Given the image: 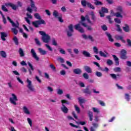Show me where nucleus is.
I'll return each mask as SVG.
<instances>
[{
  "mask_svg": "<svg viewBox=\"0 0 131 131\" xmlns=\"http://www.w3.org/2000/svg\"><path fill=\"white\" fill-rule=\"evenodd\" d=\"M34 16L35 19L38 20L32 22L33 26L35 27V28H38V27H39V25H46V24H47L45 20L41 18V16H40L39 13H36L34 14Z\"/></svg>",
  "mask_w": 131,
  "mask_h": 131,
  "instance_id": "nucleus-1",
  "label": "nucleus"
},
{
  "mask_svg": "<svg viewBox=\"0 0 131 131\" xmlns=\"http://www.w3.org/2000/svg\"><path fill=\"white\" fill-rule=\"evenodd\" d=\"M39 33L42 36L41 40H42L43 42L48 43L50 42V40H51V36H50L49 34L46 33L43 31H39Z\"/></svg>",
  "mask_w": 131,
  "mask_h": 131,
  "instance_id": "nucleus-2",
  "label": "nucleus"
},
{
  "mask_svg": "<svg viewBox=\"0 0 131 131\" xmlns=\"http://www.w3.org/2000/svg\"><path fill=\"white\" fill-rule=\"evenodd\" d=\"M81 5L83 7H87L88 8H89L90 9H92V10H95V6H94V5H93L90 2H87L85 0H82L81 1Z\"/></svg>",
  "mask_w": 131,
  "mask_h": 131,
  "instance_id": "nucleus-3",
  "label": "nucleus"
},
{
  "mask_svg": "<svg viewBox=\"0 0 131 131\" xmlns=\"http://www.w3.org/2000/svg\"><path fill=\"white\" fill-rule=\"evenodd\" d=\"M27 82L28 83V85H27L28 89L31 92H35V89H34V87L32 85V82L29 80V79H27Z\"/></svg>",
  "mask_w": 131,
  "mask_h": 131,
  "instance_id": "nucleus-4",
  "label": "nucleus"
},
{
  "mask_svg": "<svg viewBox=\"0 0 131 131\" xmlns=\"http://www.w3.org/2000/svg\"><path fill=\"white\" fill-rule=\"evenodd\" d=\"M126 54H127L126 50L124 49H122L121 51L120 58L122 60H125L127 59V56H126Z\"/></svg>",
  "mask_w": 131,
  "mask_h": 131,
  "instance_id": "nucleus-5",
  "label": "nucleus"
},
{
  "mask_svg": "<svg viewBox=\"0 0 131 131\" xmlns=\"http://www.w3.org/2000/svg\"><path fill=\"white\" fill-rule=\"evenodd\" d=\"M12 96L13 98H10V102L11 103V104H13V105H17V103L16 102V101H18L17 96H16V95L14 94H12Z\"/></svg>",
  "mask_w": 131,
  "mask_h": 131,
  "instance_id": "nucleus-6",
  "label": "nucleus"
},
{
  "mask_svg": "<svg viewBox=\"0 0 131 131\" xmlns=\"http://www.w3.org/2000/svg\"><path fill=\"white\" fill-rule=\"evenodd\" d=\"M7 20H8V21H9V22L11 23L13 27H15L16 28H19V26L20 25V24H19V22L18 21H16V24L15 23L13 22V20H12V19H11L10 17H9V16L7 17Z\"/></svg>",
  "mask_w": 131,
  "mask_h": 131,
  "instance_id": "nucleus-7",
  "label": "nucleus"
},
{
  "mask_svg": "<svg viewBox=\"0 0 131 131\" xmlns=\"http://www.w3.org/2000/svg\"><path fill=\"white\" fill-rule=\"evenodd\" d=\"M74 27H75V29H76V30H78L79 32H80L81 33H84V30H83V28L80 27V24H78L77 25H75L74 26Z\"/></svg>",
  "mask_w": 131,
  "mask_h": 131,
  "instance_id": "nucleus-8",
  "label": "nucleus"
},
{
  "mask_svg": "<svg viewBox=\"0 0 131 131\" xmlns=\"http://www.w3.org/2000/svg\"><path fill=\"white\" fill-rule=\"evenodd\" d=\"M31 53L33 58H34L36 61H39V58L36 55V53L34 51V49H32L31 50Z\"/></svg>",
  "mask_w": 131,
  "mask_h": 131,
  "instance_id": "nucleus-9",
  "label": "nucleus"
},
{
  "mask_svg": "<svg viewBox=\"0 0 131 131\" xmlns=\"http://www.w3.org/2000/svg\"><path fill=\"white\" fill-rule=\"evenodd\" d=\"M85 17L82 15L81 16V21L79 22V24L82 25L84 27H88V25H86V24L83 23L84 21H85Z\"/></svg>",
  "mask_w": 131,
  "mask_h": 131,
  "instance_id": "nucleus-10",
  "label": "nucleus"
},
{
  "mask_svg": "<svg viewBox=\"0 0 131 131\" xmlns=\"http://www.w3.org/2000/svg\"><path fill=\"white\" fill-rule=\"evenodd\" d=\"M82 37H83V38H84V39H90L91 41H94L95 40L94 39V38H93V36H92V35H91L87 36L85 34H82Z\"/></svg>",
  "mask_w": 131,
  "mask_h": 131,
  "instance_id": "nucleus-11",
  "label": "nucleus"
},
{
  "mask_svg": "<svg viewBox=\"0 0 131 131\" xmlns=\"http://www.w3.org/2000/svg\"><path fill=\"white\" fill-rule=\"evenodd\" d=\"M0 34H1V39L3 41H6V37H8V34H7V33H6L5 32H1L0 33Z\"/></svg>",
  "mask_w": 131,
  "mask_h": 131,
  "instance_id": "nucleus-12",
  "label": "nucleus"
},
{
  "mask_svg": "<svg viewBox=\"0 0 131 131\" xmlns=\"http://www.w3.org/2000/svg\"><path fill=\"white\" fill-rule=\"evenodd\" d=\"M83 93L84 94H86L87 95H92V91L90 90V86H88L84 89L83 90Z\"/></svg>",
  "mask_w": 131,
  "mask_h": 131,
  "instance_id": "nucleus-13",
  "label": "nucleus"
},
{
  "mask_svg": "<svg viewBox=\"0 0 131 131\" xmlns=\"http://www.w3.org/2000/svg\"><path fill=\"white\" fill-rule=\"evenodd\" d=\"M84 69L85 71L87 72V73H92L93 72V71L92 70V68H91V67H90L88 66H84Z\"/></svg>",
  "mask_w": 131,
  "mask_h": 131,
  "instance_id": "nucleus-14",
  "label": "nucleus"
},
{
  "mask_svg": "<svg viewBox=\"0 0 131 131\" xmlns=\"http://www.w3.org/2000/svg\"><path fill=\"white\" fill-rule=\"evenodd\" d=\"M61 111L64 113L65 114H67L68 113V111H69V110L65 105H62V106L61 107Z\"/></svg>",
  "mask_w": 131,
  "mask_h": 131,
  "instance_id": "nucleus-15",
  "label": "nucleus"
},
{
  "mask_svg": "<svg viewBox=\"0 0 131 131\" xmlns=\"http://www.w3.org/2000/svg\"><path fill=\"white\" fill-rule=\"evenodd\" d=\"M82 72V71H81V70L79 68L75 69L73 70V73H74V74H77L79 75V74H81Z\"/></svg>",
  "mask_w": 131,
  "mask_h": 131,
  "instance_id": "nucleus-16",
  "label": "nucleus"
},
{
  "mask_svg": "<svg viewBox=\"0 0 131 131\" xmlns=\"http://www.w3.org/2000/svg\"><path fill=\"white\" fill-rule=\"evenodd\" d=\"M116 39L117 40H121L123 43H125L126 41L124 39H123V37L120 35H116Z\"/></svg>",
  "mask_w": 131,
  "mask_h": 131,
  "instance_id": "nucleus-17",
  "label": "nucleus"
},
{
  "mask_svg": "<svg viewBox=\"0 0 131 131\" xmlns=\"http://www.w3.org/2000/svg\"><path fill=\"white\" fill-rule=\"evenodd\" d=\"M105 34L107 36L109 41H111V42H113V41H114V39L112 38V35H111V34L108 33V32H106Z\"/></svg>",
  "mask_w": 131,
  "mask_h": 131,
  "instance_id": "nucleus-18",
  "label": "nucleus"
},
{
  "mask_svg": "<svg viewBox=\"0 0 131 131\" xmlns=\"http://www.w3.org/2000/svg\"><path fill=\"white\" fill-rule=\"evenodd\" d=\"M112 57H113L114 61H115L116 66H118V65H119V59L115 55H113Z\"/></svg>",
  "mask_w": 131,
  "mask_h": 131,
  "instance_id": "nucleus-19",
  "label": "nucleus"
},
{
  "mask_svg": "<svg viewBox=\"0 0 131 131\" xmlns=\"http://www.w3.org/2000/svg\"><path fill=\"white\" fill-rule=\"evenodd\" d=\"M82 54L84 57H86V58H90V57H91V54L86 51H83L82 52Z\"/></svg>",
  "mask_w": 131,
  "mask_h": 131,
  "instance_id": "nucleus-20",
  "label": "nucleus"
},
{
  "mask_svg": "<svg viewBox=\"0 0 131 131\" xmlns=\"http://www.w3.org/2000/svg\"><path fill=\"white\" fill-rule=\"evenodd\" d=\"M88 115L90 121H93V118L94 117V113L91 111H88Z\"/></svg>",
  "mask_w": 131,
  "mask_h": 131,
  "instance_id": "nucleus-21",
  "label": "nucleus"
},
{
  "mask_svg": "<svg viewBox=\"0 0 131 131\" xmlns=\"http://www.w3.org/2000/svg\"><path fill=\"white\" fill-rule=\"evenodd\" d=\"M125 27H123V30L125 31V32H128L129 31V26L127 24L124 25Z\"/></svg>",
  "mask_w": 131,
  "mask_h": 131,
  "instance_id": "nucleus-22",
  "label": "nucleus"
},
{
  "mask_svg": "<svg viewBox=\"0 0 131 131\" xmlns=\"http://www.w3.org/2000/svg\"><path fill=\"white\" fill-rule=\"evenodd\" d=\"M91 19L93 20V22H96L97 21V18H96V16L95 15V13H94V11H92L91 13Z\"/></svg>",
  "mask_w": 131,
  "mask_h": 131,
  "instance_id": "nucleus-23",
  "label": "nucleus"
},
{
  "mask_svg": "<svg viewBox=\"0 0 131 131\" xmlns=\"http://www.w3.org/2000/svg\"><path fill=\"white\" fill-rule=\"evenodd\" d=\"M18 52L20 57H24V56H25V54L24 53V51H23V49H22V48H19Z\"/></svg>",
  "mask_w": 131,
  "mask_h": 131,
  "instance_id": "nucleus-24",
  "label": "nucleus"
},
{
  "mask_svg": "<svg viewBox=\"0 0 131 131\" xmlns=\"http://www.w3.org/2000/svg\"><path fill=\"white\" fill-rule=\"evenodd\" d=\"M13 40L16 46H18V45H19V40H18V38L17 37V36H14Z\"/></svg>",
  "mask_w": 131,
  "mask_h": 131,
  "instance_id": "nucleus-25",
  "label": "nucleus"
},
{
  "mask_svg": "<svg viewBox=\"0 0 131 131\" xmlns=\"http://www.w3.org/2000/svg\"><path fill=\"white\" fill-rule=\"evenodd\" d=\"M116 11L118 13H123V10L122 9V7L118 6L116 8Z\"/></svg>",
  "mask_w": 131,
  "mask_h": 131,
  "instance_id": "nucleus-26",
  "label": "nucleus"
},
{
  "mask_svg": "<svg viewBox=\"0 0 131 131\" xmlns=\"http://www.w3.org/2000/svg\"><path fill=\"white\" fill-rule=\"evenodd\" d=\"M38 51L39 52V53L41 55H47V52L46 51V50H43L41 48H38Z\"/></svg>",
  "mask_w": 131,
  "mask_h": 131,
  "instance_id": "nucleus-27",
  "label": "nucleus"
},
{
  "mask_svg": "<svg viewBox=\"0 0 131 131\" xmlns=\"http://www.w3.org/2000/svg\"><path fill=\"white\" fill-rule=\"evenodd\" d=\"M79 104H83L84 103H85V100L84 99L81 98V97H79L78 98Z\"/></svg>",
  "mask_w": 131,
  "mask_h": 131,
  "instance_id": "nucleus-28",
  "label": "nucleus"
},
{
  "mask_svg": "<svg viewBox=\"0 0 131 131\" xmlns=\"http://www.w3.org/2000/svg\"><path fill=\"white\" fill-rule=\"evenodd\" d=\"M23 109L24 113L27 114L28 115H29V114H30V112H29L28 108H27L26 106H24Z\"/></svg>",
  "mask_w": 131,
  "mask_h": 131,
  "instance_id": "nucleus-29",
  "label": "nucleus"
},
{
  "mask_svg": "<svg viewBox=\"0 0 131 131\" xmlns=\"http://www.w3.org/2000/svg\"><path fill=\"white\" fill-rule=\"evenodd\" d=\"M121 14H122V12H116V13H115L114 16H116V17H117V18H123V16L122 15H121Z\"/></svg>",
  "mask_w": 131,
  "mask_h": 131,
  "instance_id": "nucleus-30",
  "label": "nucleus"
},
{
  "mask_svg": "<svg viewBox=\"0 0 131 131\" xmlns=\"http://www.w3.org/2000/svg\"><path fill=\"white\" fill-rule=\"evenodd\" d=\"M74 108H75V111H76L77 113L78 114H79V113H80V108L78 107V106H77V105L75 104L74 105Z\"/></svg>",
  "mask_w": 131,
  "mask_h": 131,
  "instance_id": "nucleus-31",
  "label": "nucleus"
},
{
  "mask_svg": "<svg viewBox=\"0 0 131 131\" xmlns=\"http://www.w3.org/2000/svg\"><path fill=\"white\" fill-rule=\"evenodd\" d=\"M106 54L104 53L102 51H99V54L101 57H104V58H106L107 55H108V53L105 52Z\"/></svg>",
  "mask_w": 131,
  "mask_h": 131,
  "instance_id": "nucleus-32",
  "label": "nucleus"
},
{
  "mask_svg": "<svg viewBox=\"0 0 131 131\" xmlns=\"http://www.w3.org/2000/svg\"><path fill=\"white\" fill-rule=\"evenodd\" d=\"M8 6H9V7H11L13 9V10H17V6L12 3H9Z\"/></svg>",
  "mask_w": 131,
  "mask_h": 131,
  "instance_id": "nucleus-33",
  "label": "nucleus"
},
{
  "mask_svg": "<svg viewBox=\"0 0 131 131\" xmlns=\"http://www.w3.org/2000/svg\"><path fill=\"white\" fill-rule=\"evenodd\" d=\"M0 55L2 56V57H3V58H7V54L4 51H1Z\"/></svg>",
  "mask_w": 131,
  "mask_h": 131,
  "instance_id": "nucleus-34",
  "label": "nucleus"
},
{
  "mask_svg": "<svg viewBox=\"0 0 131 131\" xmlns=\"http://www.w3.org/2000/svg\"><path fill=\"white\" fill-rule=\"evenodd\" d=\"M125 99L126 101H129L130 100V96L128 93L125 94Z\"/></svg>",
  "mask_w": 131,
  "mask_h": 131,
  "instance_id": "nucleus-35",
  "label": "nucleus"
},
{
  "mask_svg": "<svg viewBox=\"0 0 131 131\" xmlns=\"http://www.w3.org/2000/svg\"><path fill=\"white\" fill-rule=\"evenodd\" d=\"M115 26H116L117 28V31H118V32H122V29H121V28H120V25L116 24Z\"/></svg>",
  "mask_w": 131,
  "mask_h": 131,
  "instance_id": "nucleus-36",
  "label": "nucleus"
},
{
  "mask_svg": "<svg viewBox=\"0 0 131 131\" xmlns=\"http://www.w3.org/2000/svg\"><path fill=\"white\" fill-rule=\"evenodd\" d=\"M57 61H59V62H60V63H61L62 64L65 63V60H64V58L61 57H59L57 58Z\"/></svg>",
  "mask_w": 131,
  "mask_h": 131,
  "instance_id": "nucleus-37",
  "label": "nucleus"
},
{
  "mask_svg": "<svg viewBox=\"0 0 131 131\" xmlns=\"http://www.w3.org/2000/svg\"><path fill=\"white\" fill-rule=\"evenodd\" d=\"M94 4L96 6H102L103 3H102L101 1H96L95 2H94Z\"/></svg>",
  "mask_w": 131,
  "mask_h": 131,
  "instance_id": "nucleus-38",
  "label": "nucleus"
},
{
  "mask_svg": "<svg viewBox=\"0 0 131 131\" xmlns=\"http://www.w3.org/2000/svg\"><path fill=\"white\" fill-rule=\"evenodd\" d=\"M68 28H69V31H71V32H74V31L73 30V25L70 24L68 26Z\"/></svg>",
  "mask_w": 131,
  "mask_h": 131,
  "instance_id": "nucleus-39",
  "label": "nucleus"
},
{
  "mask_svg": "<svg viewBox=\"0 0 131 131\" xmlns=\"http://www.w3.org/2000/svg\"><path fill=\"white\" fill-rule=\"evenodd\" d=\"M53 16H54L55 18H58V17H59V13L58 12V11H57V10L54 11Z\"/></svg>",
  "mask_w": 131,
  "mask_h": 131,
  "instance_id": "nucleus-40",
  "label": "nucleus"
},
{
  "mask_svg": "<svg viewBox=\"0 0 131 131\" xmlns=\"http://www.w3.org/2000/svg\"><path fill=\"white\" fill-rule=\"evenodd\" d=\"M106 18L108 19L110 24H112L113 23V21H112V19H111V16L110 15L106 16Z\"/></svg>",
  "mask_w": 131,
  "mask_h": 131,
  "instance_id": "nucleus-41",
  "label": "nucleus"
},
{
  "mask_svg": "<svg viewBox=\"0 0 131 131\" xmlns=\"http://www.w3.org/2000/svg\"><path fill=\"white\" fill-rule=\"evenodd\" d=\"M101 12L102 13H108V9L105 8V7H102L101 8Z\"/></svg>",
  "mask_w": 131,
  "mask_h": 131,
  "instance_id": "nucleus-42",
  "label": "nucleus"
},
{
  "mask_svg": "<svg viewBox=\"0 0 131 131\" xmlns=\"http://www.w3.org/2000/svg\"><path fill=\"white\" fill-rule=\"evenodd\" d=\"M50 68H51V69L52 70H53L54 71L56 72L57 71V68H56V67L55 66V65L53 64H51L50 65Z\"/></svg>",
  "mask_w": 131,
  "mask_h": 131,
  "instance_id": "nucleus-43",
  "label": "nucleus"
},
{
  "mask_svg": "<svg viewBox=\"0 0 131 131\" xmlns=\"http://www.w3.org/2000/svg\"><path fill=\"white\" fill-rule=\"evenodd\" d=\"M93 51L95 54H99V49L98 48H97V47L95 46L93 47Z\"/></svg>",
  "mask_w": 131,
  "mask_h": 131,
  "instance_id": "nucleus-44",
  "label": "nucleus"
},
{
  "mask_svg": "<svg viewBox=\"0 0 131 131\" xmlns=\"http://www.w3.org/2000/svg\"><path fill=\"white\" fill-rule=\"evenodd\" d=\"M58 50L59 51L60 54H62V55H65V54H66V51H65V50L62 48H59Z\"/></svg>",
  "mask_w": 131,
  "mask_h": 131,
  "instance_id": "nucleus-45",
  "label": "nucleus"
},
{
  "mask_svg": "<svg viewBox=\"0 0 131 131\" xmlns=\"http://www.w3.org/2000/svg\"><path fill=\"white\" fill-rule=\"evenodd\" d=\"M67 33L68 37H71L73 35L72 33H73V32H71V31H67Z\"/></svg>",
  "mask_w": 131,
  "mask_h": 131,
  "instance_id": "nucleus-46",
  "label": "nucleus"
},
{
  "mask_svg": "<svg viewBox=\"0 0 131 131\" xmlns=\"http://www.w3.org/2000/svg\"><path fill=\"white\" fill-rule=\"evenodd\" d=\"M67 51L68 52V53H69L70 55H71V56L73 58L74 57V54H73L72 53V51L71 50V49H67Z\"/></svg>",
  "mask_w": 131,
  "mask_h": 131,
  "instance_id": "nucleus-47",
  "label": "nucleus"
},
{
  "mask_svg": "<svg viewBox=\"0 0 131 131\" xmlns=\"http://www.w3.org/2000/svg\"><path fill=\"white\" fill-rule=\"evenodd\" d=\"M52 45L53 46H58V43H57V41H56V39L55 38H52Z\"/></svg>",
  "mask_w": 131,
  "mask_h": 131,
  "instance_id": "nucleus-48",
  "label": "nucleus"
},
{
  "mask_svg": "<svg viewBox=\"0 0 131 131\" xmlns=\"http://www.w3.org/2000/svg\"><path fill=\"white\" fill-rule=\"evenodd\" d=\"M34 40H35V43L37 44V46H41V43H40V41H39L38 39L35 38Z\"/></svg>",
  "mask_w": 131,
  "mask_h": 131,
  "instance_id": "nucleus-49",
  "label": "nucleus"
},
{
  "mask_svg": "<svg viewBox=\"0 0 131 131\" xmlns=\"http://www.w3.org/2000/svg\"><path fill=\"white\" fill-rule=\"evenodd\" d=\"M106 64H107V65H108V66H111V65H112L113 64V61H112V60H111L110 59H107V60L106 61Z\"/></svg>",
  "mask_w": 131,
  "mask_h": 131,
  "instance_id": "nucleus-50",
  "label": "nucleus"
},
{
  "mask_svg": "<svg viewBox=\"0 0 131 131\" xmlns=\"http://www.w3.org/2000/svg\"><path fill=\"white\" fill-rule=\"evenodd\" d=\"M83 77H84V78H85V79H89V77H90L89 74L86 73H84L83 74Z\"/></svg>",
  "mask_w": 131,
  "mask_h": 131,
  "instance_id": "nucleus-51",
  "label": "nucleus"
},
{
  "mask_svg": "<svg viewBox=\"0 0 131 131\" xmlns=\"http://www.w3.org/2000/svg\"><path fill=\"white\" fill-rule=\"evenodd\" d=\"M114 21L116 23H117L118 24H120L121 23V20L118 18H114Z\"/></svg>",
  "mask_w": 131,
  "mask_h": 131,
  "instance_id": "nucleus-52",
  "label": "nucleus"
},
{
  "mask_svg": "<svg viewBox=\"0 0 131 131\" xmlns=\"http://www.w3.org/2000/svg\"><path fill=\"white\" fill-rule=\"evenodd\" d=\"M85 18L88 22L90 23V24H92V21H91V19H90V17H89V15H85Z\"/></svg>",
  "mask_w": 131,
  "mask_h": 131,
  "instance_id": "nucleus-53",
  "label": "nucleus"
},
{
  "mask_svg": "<svg viewBox=\"0 0 131 131\" xmlns=\"http://www.w3.org/2000/svg\"><path fill=\"white\" fill-rule=\"evenodd\" d=\"M96 75L98 77H101V76H103V74L100 72H96Z\"/></svg>",
  "mask_w": 131,
  "mask_h": 131,
  "instance_id": "nucleus-54",
  "label": "nucleus"
},
{
  "mask_svg": "<svg viewBox=\"0 0 131 131\" xmlns=\"http://www.w3.org/2000/svg\"><path fill=\"white\" fill-rule=\"evenodd\" d=\"M11 30H12V32L15 35H17L18 34V30L16 28H12Z\"/></svg>",
  "mask_w": 131,
  "mask_h": 131,
  "instance_id": "nucleus-55",
  "label": "nucleus"
},
{
  "mask_svg": "<svg viewBox=\"0 0 131 131\" xmlns=\"http://www.w3.org/2000/svg\"><path fill=\"white\" fill-rule=\"evenodd\" d=\"M28 65L29 66V67H30V68L31 69V70H32V71H34V68H33V66H32V64H31V63L30 62H28Z\"/></svg>",
  "mask_w": 131,
  "mask_h": 131,
  "instance_id": "nucleus-56",
  "label": "nucleus"
},
{
  "mask_svg": "<svg viewBox=\"0 0 131 131\" xmlns=\"http://www.w3.org/2000/svg\"><path fill=\"white\" fill-rule=\"evenodd\" d=\"M28 65L29 66V67H30V68L31 69V70H32V71H34V68H33V66H32V64H31V63L30 62H28Z\"/></svg>",
  "mask_w": 131,
  "mask_h": 131,
  "instance_id": "nucleus-57",
  "label": "nucleus"
},
{
  "mask_svg": "<svg viewBox=\"0 0 131 131\" xmlns=\"http://www.w3.org/2000/svg\"><path fill=\"white\" fill-rule=\"evenodd\" d=\"M101 28L102 30H103L104 31H106V30H108V28H107V26L105 25L101 26Z\"/></svg>",
  "mask_w": 131,
  "mask_h": 131,
  "instance_id": "nucleus-58",
  "label": "nucleus"
},
{
  "mask_svg": "<svg viewBox=\"0 0 131 131\" xmlns=\"http://www.w3.org/2000/svg\"><path fill=\"white\" fill-rule=\"evenodd\" d=\"M92 109L95 113H100V111L99 110V109L96 107H93Z\"/></svg>",
  "mask_w": 131,
  "mask_h": 131,
  "instance_id": "nucleus-59",
  "label": "nucleus"
},
{
  "mask_svg": "<svg viewBox=\"0 0 131 131\" xmlns=\"http://www.w3.org/2000/svg\"><path fill=\"white\" fill-rule=\"evenodd\" d=\"M27 120L30 126H32V121L31 119L29 118H27Z\"/></svg>",
  "mask_w": 131,
  "mask_h": 131,
  "instance_id": "nucleus-60",
  "label": "nucleus"
},
{
  "mask_svg": "<svg viewBox=\"0 0 131 131\" xmlns=\"http://www.w3.org/2000/svg\"><path fill=\"white\" fill-rule=\"evenodd\" d=\"M110 76H111L113 79H116L117 78V76L115 74H111Z\"/></svg>",
  "mask_w": 131,
  "mask_h": 131,
  "instance_id": "nucleus-61",
  "label": "nucleus"
},
{
  "mask_svg": "<svg viewBox=\"0 0 131 131\" xmlns=\"http://www.w3.org/2000/svg\"><path fill=\"white\" fill-rule=\"evenodd\" d=\"M45 46L49 51H50L51 52H53V49L52 48V47H51V46H50V45L46 44Z\"/></svg>",
  "mask_w": 131,
  "mask_h": 131,
  "instance_id": "nucleus-62",
  "label": "nucleus"
},
{
  "mask_svg": "<svg viewBox=\"0 0 131 131\" xmlns=\"http://www.w3.org/2000/svg\"><path fill=\"white\" fill-rule=\"evenodd\" d=\"M2 9L3 11H4V12H8V9H7V8L6 7V6H5V5H2Z\"/></svg>",
  "mask_w": 131,
  "mask_h": 131,
  "instance_id": "nucleus-63",
  "label": "nucleus"
},
{
  "mask_svg": "<svg viewBox=\"0 0 131 131\" xmlns=\"http://www.w3.org/2000/svg\"><path fill=\"white\" fill-rule=\"evenodd\" d=\"M126 42L127 43L128 47H130L131 48V40H130V39H126Z\"/></svg>",
  "mask_w": 131,
  "mask_h": 131,
  "instance_id": "nucleus-64",
  "label": "nucleus"
}]
</instances>
